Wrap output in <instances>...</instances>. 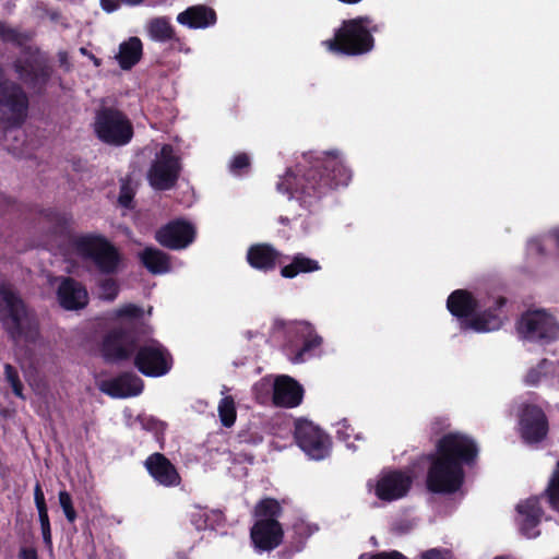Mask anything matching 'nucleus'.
Segmentation results:
<instances>
[{
    "mask_svg": "<svg viewBox=\"0 0 559 559\" xmlns=\"http://www.w3.org/2000/svg\"><path fill=\"white\" fill-rule=\"evenodd\" d=\"M304 158L308 165L299 163L295 169H287L280 177L276 189L311 211L331 191L346 187L352 179V170L337 151L323 152L317 156L310 153L304 155Z\"/></svg>",
    "mask_w": 559,
    "mask_h": 559,
    "instance_id": "obj_1",
    "label": "nucleus"
},
{
    "mask_svg": "<svg viewBox=\"0 0 559 559\" xmlns=\"http://www.w3.org/2000/svg\"><path fill=\"white\" fill-rule=\"evenodd\" d=\"M479 455L477 442L462 432H448L424 456L428 463L425 489H462L465 467H474Z\"/></svg>",
    "mask_w": 559,
    "mask_h": 559,
    "instance_id": "obj_2",
    "label": "nucleus"
},
{
    "mask_svg": "<svg viewBox=\"0 0 559 559\" xmlns=\"http://www.w3.org/2000/svg\"><path fill=\"white\" fill-rule=\"evenodd\" d=\"M507 304L506 297H498L492 306L483 311L479 301L472 293L465 289H456L450 294L447 300V308L450 313L459 319H468L465 326L476 332H491L499 330L502 325V308Z\"/></svg>",
    "mask_w": 559,
    "mask_h": 559,
    "instance_id": "obj_3",
    "label": "nucleus"
},
{
    "mask_svg": "<svg viewBox=\"0 0 559 559\" xmlns=\"http://www.w3.org/2000/svg\"><path fill=\"white\" fill-rule=\"evenodd\" d=\"M0 321L10 340L17 343L35 342L39 326L20 295L8 284L0 285Z\"/></svg>",
    "mask_w": 559,
    "mask_h": 559,
    "instance_id": "obj_4",
    "label": "nucleus"
},
{
    "mask_svg": "<svg viewBox=\"0 0 559 559\" xmlns=\"http://www.w3.org/2000/svg\"><path fill=\"white\" fill-rule=\"evenodd\" d=\"M275 333H281L284 341L282 350L293 364H304L316 356L323 344V338L308 321H285L276 319L273 323Z\"/></svg>",
    "mask_w": 559,
    "mask_h": 559,
    "instance_id": "obj_5",
    "label": "nucleus"
},
{
    "mask_svg": "<svg viewBox=\"0 0 559 559\" xmlns=\"http://www.w3.org/2000/svg\"><path fill=\"white\" fill-rule=\"evenodd\" d=\"M381 24H374L368 16H357L343 21L336 29L334 37L323 41V45L333 52L347 56H359L369 52L374 45L372 33H378Z\"/></svg>",
    "mask_w": 559,
    "mask_h": 559,
    "instance_id": "obj_6",
    "label": "nucleus"
},
{
    "mask_svg": "<svg viewBox=\"0 0 559 559\" xmlns=\"http://www.w3.org/2000/svg\"><path fill=\"white\" fill-rule=\"evenodd\" d=\"M76 253L90 260L104 275H115L121 269L123 255L120 250L100 234H86L72 239Z\"/></svg>",
    "mask_w": 559,
    "mask_h": 559,
    "instance_id": "obj_7",
    "label": "nucleus"
},
{
    "mask_svg": "<svg viewBox=\"0 0 559 559\" xmlns=\"http://www.w3.org/2000/svg\"><path fill=\"white\" fill-rule=\"evenodd\" d=\"M281 503L272 498L262 499L254 508L255 522L250 537L257 551H270L280 546L284 531L278 522Z\"/></svg>",
    "mask_w": 559,
    "mask_h": 559,
    "instance_id": "obj_8",
    "label": "nucleus"
},
{
    "mask_svg": "<svg viewBox=\"0 0 559 559\" xmlns=\"http://www.w3.org/2000/svg\"><path fill=\"white\" fill-rule=\"evenodd\" d=\"M93 130L96 138L110 146H124L134 135V129L128 116L115 107H100L96 110Z\"/></svg>",
    "mask_w": 559,
    "mask_h": 559,
    "instance_id": "obj_9",
    "label": "nucleus"
},
{
    "mask_svg": "<svg viewBox=\"0 0 559 559\" xmlns=\"http://www.w3.org/2000/svg\"><path fill=\"white\" fill-rule=\"evenodd\" d=\"M12 68L19 80L37 96L46 93L47 85L52 76L53 68L46 53L38 48L25 50L23 58L13 61Z\"/></svg>",
    "mask_w": 559,
    "mask_h": 559,
    "instance_id": "obj_10",
    "label": "nucleus"
},
{
    "mask_svg": "<svg viewBox=\"0 0 559 559\" xmlns=\"http://www.w3.org/2000/svg\"><path fill=\"white\" fill-rule=\"evenodd\" d=\"M133 365L143 376L159 378L171 370L174 358L169 349L159 341L150 338L143 343L139 341Z\"/></svg>",
    "mask_w": 559,
    "mask_h": 559,
    "instance_id": "obj_11",
    "label": "nucleus"
},
{
    "mask_svg": "<svg viewBox=\"0 0 559 559\" xmlns=\"http://www.w3.org/2000/svg\"><path fill=\"white\" fill-rule=\"evenodd\" d=\"M180 170V159L175 155L174 147L164 144L148 169L147 179L154 189L169 190L176 185Z\"/></svg>",
    "mask_w": 559,
    "mask_h": 559,
    "instance_id": "obj_12",
    "label": "nucleus"
},
{
    "mask_svg": "<svg viewBox=\"0 0 559 559\" xmlns=\"http://www.w3.org/2000/svg\"><path fill=\"white\" fill-rule=\"evenodd\" d=\"M139 340V335L133 329L117 328L110 330L104 336L100 345L104 360L116 364L133 358Z\"/></svg>",
    "mask_w": 559,
    "mask_h": 559,
    "instance_id": "obj_13",
    "label": "nucleus"
},
{
    "mask_svg": "<svg viewBox=\"0 0 559 559\" xmlns=\"http://www.w3.org/2000/svg\"><path fill=\"white\" fill-rule=\"evenodd\" d=\"M29 98L23 86L14 81L0 82V110L8 115V123L21 127L28 115Z\"/></svg>",
    "mask_w": 559,
    "mask_h": 559,
    "instance_id": "obj_14",
    "label": "nucleus"
},
{
    "mask_svg": "<svg viewBox=\"0 0 559 559\" xmlns=\"http://www.w3.org/2000/svg\"><path fill=\"white\" fill-rule=\"evenodd\" d=\"M295 440L298 447L313 460H323L331 451L330 437L318 426L307 419H298L295 423Z\"/></svg>",
    "mask_w": 559,
    "mask_h": 559,
    "instance_id": "obj_15",
    "label": "nucleus"
},
{
    "mask_svg": "<svg viewBox=\"0 0 559 559\" xmlns=\"http://www.w3.org/2000/svg\"><path fill=\"white\" fill-rule=\"evenodd\" d=\"M519 332L530 341L549 343L559 335V326L544 311L536 310L524 313L518 325Z\"/></svg>",
    "mask_w": 559,
    "mask_h": 559,
    "instance_id": "obj_16",
    "label": "nucleus"
},
{
    "mask_svg": "<svg viewBox=\"0 0 559 559\" xmlns=\"http://www.w3.org/2000/svg\"><path fill=\"white\" fill-rule=\"evenodd\" d=\"M520 435L526 444L544 441L548 435V418L540 406L525 404L519 418Z\"/></svg>",
    "mask_w": 559,
    "mask_h": 559,
    "instance_id": "obj_17",
    "label": "nucleus"
},
{
    "mask_svg": "<svg viewBox=\"0 0 559 559\" xmlns=\"http://www.w3.org/2000/svg\"><path fill=\"white\" fill-rule=\"evenodd\" d=\"M197 230L193 224L185 218H176L158 228L155 233L156 241L170 250H182L195 239Z\"/></svg>",
    "mask_w": 559,
    "mask_h": 559,
    "instance_id": "obj_18",
    "label": "nucleus"
},
{
    "mask_svg": "<svg viewBox=\"0 0 559 559\" xmlns=\"http://www.w3.org/2000/svg\"><path fill=\"white\" fill-rule=\"evenodd\" d=\"M144 389L143 380L133 371H123L118 376L103 380L99 390L114 399L138 396Z\"/></svg>",
    "mask_w": 559,
    "mask_h": 559,
    "instance_id": "obj_19",
    "label": "nucleus"
},
{
    "mask_svg": "<svg viewBox=\"0 0 559 559\" xmlns=\"http://www.w3.org/2000/svg\"><path fill=\"white\" fill-rule=\"evenodd\" d=\"M540 500H543L542 496H532L515 507V523L520 532L527 538H535L539 535L538 525L543 516Z\"/></svg>",
    "mask_w": 559,
    "mask_h": 559,
    "instance_id": "obj_20",
    "label": "nucleus"
},
{
    "mask_svg": "<svg viewBox=\"0 0 559 559\" xmlns=\"http://www.w3.org/2000/svg\"><path fill=\"white\" fill-rule=\"evenodd\" d=\"M57 299L66 310H80L87 306L88 294L81 282L73 277H62L57 289Z\"/></svg>",
    "mask_w": 559,
    "mask_h": 559,
    "instance_id": "obj_21",
    "label": "nucleus"
},
{
    "mask_svg": "<svg viewBox=\"0 0 559 559\" xmlns=\"http://www.w3.org/2000/svg\"><path fill=\"white\" fill-rule=\"evenodd\" d=\"M148 474L162 486L175 487L180 484V475L175 465L159 452L148 455L144 462Z\"/></svg>",
    "mask_w": 559,
    "mask_h": 559,
    "instance_id": "obj_22",
    "label": "nucleus"
},
{
    "mask_svg": "<svg viewBox=\"0 0 559 559\" xmlns=\"http://www.w3.org/2000/svg\"><path fill=\"white\" fill-rule=\"evenodd\" d=\"M283 254L275 249L271 243L259 242L251 245L246 254L248 264L258 271L269 273L281 264Z\"/></svg>",
    "mask_w": 559,
    "mask_h": 559,
    "instance_id": "obj_23",
    "label": "nucleus"
},
{
    "mask_svg": "<svg viewBox=\"0 0 559 559\" xmlns=\"http://www.w3.org/2000/svg\"><path fill=\"white\" fill-rule=\"evenodd\" d=\"M304 396L302 386L289 376L278 377L273 386L272 401L275 406L293 408L298 406Z\"/></svg>",
    "mask_w": 559,
    "mask_h": 559,
    "instance_id": "obj_24",
    "label": "nucleus"
},
{
    "mask_svg": "<svg viewBox=\"0 0 559 559\" xmlns=\"http://www.w3.org/2000/svg\"><path fill=\"white\" fill-rule=\"evenodd\" d=\"M177 22L191 29L207 28L216 24L215 10L206 4L188 7L177 15Z\"/></svg>",
    "mask_w": 559,
    "mask_h": 559,
    "instance_id": "obj_25",
    "label": "nucleus"
},
{
    "mask_svg": "<svg viewBox=\"0 0 559 559\" xmlns=\"http://www.w3.org/2000/svg\"><path fill=\"white\" fill-rule=\"evenodd\" d=\"M414 473L411 469H383L379 479L373 484L367 483L368 489H412Z\"/></svg>",
    "mask_w": 559,
    "mask_h": 559,
    "instance_id": "obj_26",
    "label": "nucleus"
},
{
    "mask_svg": "<svg viewBox=\"0 0 559 559\" xmlns=\"http://www.w3.org/2000/svg\"><path fill=\"white\" fill-rule=\"evenodd\" d=\"M141 264L152 274H164L170 271L169 255L154 247H146L138 253Z\"/></svg>",
    "mask_w": 559,
    "mask_h": 559,
    "instance_id": "obj_27",
    "label": "nucleus"
},
{
    "mask_svg": "<svg viewBox=\"0 0 559 559\" xmlns=\"http://www.w3.org/2000/svg\"><path fill=\"white\" fill-rule=\"evenodd\" d=\"M143 45L139 37L132 36L119 45L116 59L122 70H131L142 58Z\"/></svg>",
    "mask_w": 559,
    "mask_h": 559,
    "instance_id": "obj_28",
    "label": "nucleus"
},
{
    "mask_svg": "<svg viewBox=\"0 0 559 559\" xmlns=\"http://www.w3.org/2000/svg\"><path fill=\"white\" fill-rule=\"evenodd\" d=\"M146 32L148 37L154 41H180L174 26L169 21V17L167 16H157L151 19L146 24Z\"/></svg>",
    "mask_w": 559,
    "mask_h": 559,
    "instance_id": "obj_29",
    "label": "nucleus"
},
{
    "mask_svg": "<svg viewBox=\"0 0 559 559\" xmlns=\"http://www.w3.org/2000/svg\"><path fill=\"white\" fill-rule=\"evenodd\" d=\"M321 269L317 260L310 259L302 253L294 255L292 262L281 269V275L285 278H294L300 273L316 272Z\"/></svg>",
    "mask_w": 559,
    "mask_h": 559,
    "instance_id": "obj_30",
    "label": "nucleus"
},
{
    "mask_svg": "<svg viewBox=\"0 0 559 559\" xmlns=\"http://www.w3.org/2000/svg\"><path fill=\"white\" fill-rule=\"evenodd\" d=\"M45 217L51 225V233L55 236H67L70 233L71 225L73 222L72 215L66 212H59L56 210H47Z\"/></svg>",
    "mask_w": 559,
    "mask_h": 559,
    "instance_id": "obj_31",
    "label": "nucleus"
},
{
    "mask_svg": "<svg viewBox=\"0 0 559 559\" xmlns=\"http://www.w3.org/2000/svg\"><path fill=\"white\" fill-rule=\"evenodd\" d=\"M218 416L222 425L226 428L231 427L237 417L235 401L231 396H225L218 405Z\"/></svg>",
    "mask_w": 559,
    "mask_h": 559,
    "instance_id": "obj_32",
    "label": "nucleus"
},
{
    "mask_svg": "<svg viewBox=\"0 0 559 559\" xmlns=\"http://www.w3.org/2000/svg\"><path fill=\"white\" fill-rule=\"evenodd\" d=\"M197 515L204 518L203 523H200V521L195 519V515H193V522L198 528L219 530L223 527L225 521L224 515L219 510L203 511L202 513L200 511Z\"/></svg>",
    "mask_w": 559,
    "mask_h": 559,
    "instance_id": "obj_33",
    "label": "nucleus"
},
{
    "mask_svg": "<svg viewBox=\"0 0 559 559\" xmlns=\"http://www.w3.org/2000/svg\"><path fill=\"white\" fill-rule=\"evenodd\" d=\"M4 376L8 383L11 385L12 391L15 396L25 400V396L23 394V383L20 379L19 371L15 367H13L10 364L4 365Z\"/></svg>",
    "mask_w": 559,
    "mask_h": 559,
    "instance_id": "obj_34",
    "label": "nucleus"
},
{
    "mask_svg": "<svg viewBox=\"0 0 559 559\" xmlns=\"http://www.w3.org/2000/svg\"><path fill=\"white\" fill-rule=\"evenodd\" d=\"M294 534L298 544L304 542L318 531V525L304 519H298L293 525Z\"/></svg>",
    "mask_w": 559,
    "mask_h": 559,
    "instance_id": "obj_35",
    "label": "nucleus"
},
{
    "mask_svg": "<svg viewBox=\"0 0 559 559\" xmlns=\"http://www.w3.org/2000/svg\"><path fill=\"white\" fill-rule=\"evenodd\" d=\"M99 288L103 297L109 301L115 300L119 294V286L116 280L111 277L102 280L99 283Z\"/></svg>",
    "mask_w": 559,
    "mask_h": 559,
    "instance_id": "obj_36",
    "label": "nucleus"
},
{
    "mask_svg": "<svg viewBox=\"0 0 559 559\" xmlns=\"http://www.w3.org/2000/svg\"><path fill=\"white\" fill-rule=\"evenodd\" d=\"M35 503L38 510L40 526L47 530L50 524L44 491H35Z\"/></svg>",
    "mask_w": 559,
    "mask_h": 559,
    "instance_id": "obj_37",
    "label": "nucleus"
},
{
    "mask_svg": "<svg viewBox=\"0 0 559 559\" xmlns=\"http://www.w3.org/2000/svg\"><path fill=\"white\" fill-rule=\"evenodd\" d=\"M144 0H100L102 9L107 13H112L119 9L120 3H124L130 7L139 5Z\"/></svg>",
    "mask_w": 559,
    "mask_h": 559,
    "instance_id": "obj_38",
    "label": "nucleus"
},
{
    "mask_svg": "<svg viewBox=\"0 0 559 559\" xmlns=\"http://www.w3.org/2000/svg\"><path fill=\"white\" fill-rule=\"evenodd\" d=\"M60 506L64 512V515L69 522H73L75 519V512L72 506V498L68 491H60L59 495Z\"/></svg>",
    "mask_w": 559,
    "mask_h": 559,
    "instance_id": "obj_39",
    "label": "nucleus"
},
{
    "mask_svg": "<svg viewBox=\"0 0 559 559\" xmlns=\"http://www.w3.org/2000/svg\"><path fill=\"white\" fill-rule=\"evenodd\" d=\"M406 491H374L379 502L373 504L377 507L383 506L384 503L399 500L405 496Z\"/></svg>",
    "mask_w": 559,
    "mask_h": 559,
    "instance_id": "obj_40",
    "label": "nucleus"
},
{
    "mask_svg": "<svg viewBox=\"0 0 559 559\" xmlns=\"http://www.w3.org/2000/svg\"><path fill=\"white\" fill-rule=\"evenodd\" d=\"M249 167L250 158L246 153L237 154L230 163V170L234 174H240L243 169H248Z\"/></svg>",
    "mask_w": 559,
    "mask_h": 559,
    "instance_id": "obj_41",
    "label": "nucleus"
},
{
    "mask_svg": "<svg viewBox=\"0 0 559 559\" xmlns=\"http://www.w3.org/2000/svg\"><path fill=\"white\" fill-rule=\"evenodd\" d=\"M118 314L124 318L139 319L143 316V309L136 305L128 304L118 311Z\"/></svg>",
    "mask_w": 559,
    "mask_h": 559,
    "instance_id": "obj_42",
    "label": "nucleus"
},
{
    "mask_svg": "<svg viewBox=\"0 0 559 559\" xmlns=\"http://www.w3.org/2000/svg\"><path fill=\"white\" fill-rule=\"evenodd\" d=\"M359 559H406V558L399 551H390V552H380V554L372 555V556L364 554L359 557Z\"/></svg>",
    "mask_w": 559,
    "mask_h": 559,
    "instance_id": "obj_43",
    "label": "nucleus"
},
{
    "mask_svg": "<svg viewBox=\"0 0 559 559\" xmlns=\"http://www.w3.org/2000/svg\"><path fill=\"white\" fill-rule=\"evenodd\" d=\"M542 499L547 501L551 509L559 513V491H545Z\"/></svg>",
    "mask_w": 559,
    "mask_h": 559,
    "instance_id": "obj_44",
    "label": "nucleus"
},
{
    "mask_svg": "<svg viewBox=\"0 0 559 559\" xmlns=\"http://www.w3.org/2000/svg\"><path fill=\"white\" fill-rule=\"evenodd\" d=\"M546 489H559V460L556 463Z\"/></svg>",
    "mask_w": 559,
    "mask_h": 559,
    "instance_id": "obj_45",
    "label": "nucleus"
},
{
    "mask_svg": "<svg viewBox=\"0 0 559 559\" xmlns=\"http://www.w3.org/2000/svg\"><path fill=\"white\" fill-rule=\"evenodd\" d=\"M540 371L537 369H531L526 374L525 382L530 385H536L540 381Z\"/></svg>",
    "mask_w": 559,
    "mask_h": 559,
    "instance_id": "obj_46",
    "label": "nucleus"
},
{
    "mask_svg": "<svg viewBox=\"0 0 559 559\" xmlns=\"http://www.w3.org/2000/svg\"><path fill=\"white\" fill-rule=\"evenodd\" d=\"M455 491H441V490L432 491V493H433L432 500L437 501V502H445L451 499V495Z\"/></svg>",
    "mask_w": 559,
    "mask_h": 559,
    "instance_id": "obj_47",
    "label": "nucleus"
},
{
    "mask_svg": "<svg viewBox=\"0 0 559 559\" xmlns=\"http://www.w3.org/2000/svg\"><path fill=\"white\" fill-rule=\"evenodd\" d=\"M58 60L61 68H63L66 71H70L71 63L69 61V56L67 51H59Z\"/></svg>",
    "mask_w": 559,
    "mask_h": 559,
    "instance_id": "obj_48",
    "label": "nucleus"
},
{
    "mask_svg": "<svg viewBox=\"0 0 559 559\" xmlns=\"http://www.w3.org/2000/svg\"><path fill=\"white\" fill-rule=\"evenodd\" d=\"M143 427L147 430L158 431L162 427V423L154 418H147L143 421Z\"/></svg>",
    "mask_w": 559,
    "mask_h": 559,
    "instance_id": "obj_49",
    "label": "nucleus"
},
{
    "mask_svg": "<svg viewBox=\"0 0 559 559\" xmlns=\"http://www.w3.org/2000/svg\"><path fill=\"white\" fill-rule=\"evenodd\" d=\"M421 559H445V556L442 551L437 549H430L423 554Z\"/></svg>",
    "mask_w": 559,
    "mask_h": 559,
    "instance_id": "obj_50",
    "label": "nucleus"
},
{
    "mask_svg": "<svg viewBox=\"0 0 559 559\" xmlns=\"http://www.w3.org/2000/svg\"><path fill=\"white\" fill-rule=\"evenodd\" d=\"M132 194L128 191L126 192H121L120 195H119V203L124 206V207H130L131 206V203H132Z\"/></svg>",
    "mask_w": 559,
    "mask_h": 559,
    "instance_id": "obj_51",
    "label": "nucleus"
},
{
    "mask_svg": "<svg viewBox=\"0 0 559 559\" xmlns=\"http://www.w3.org/2000/svg\"><path fill=\"white\" fill-rule=\"evenodd\" d=\"M21 559H38L37 552L33 548H22L20 551Z\"/></svg>",
    "mask_w": 559,
    "mask_h": 559,
    "instance_id": "obj_52",
    "label": "nucleus"
},
{
    "mask_svg": "<svg viewBox=\"0 0 559 559\" xmlns=\"http://www.w3.org/2000/svg\"><path fill=\"white\" fill-rule=\"evenodd\" d=\"M80 52L83 55V56H87V59H91L93 61V63L96 66V67H99L102 64V60L97 57H95L92 52H90L85 47H81L80 48Z\"/></svg>",
    "mask_w": 559,
    "mask_h": 559,
    "instance_id": "obj_53",
    "label": "nucleus"
},
{
    "mask_svg": "<svg viewBox=\"0 0 559 559\" xmlns=\"http://www.w3.org/2000/svg\"><path fill=\"white\" fill-rule=\"evenodd\" d=\"M296 219H297V216L289 217V216L281 215V216L278 217V222H280L282 225H289L292 221H296Z\"/></svg>",
    "mask_w": 559,
    "mask_h": 559,
    "instance_id": "obj_54",
    "label": "nucleus"
},
{
    "mask_svg": "<svg viewBox=\"0 0 559 559\" xmlns=\"http://www.w3.org/2000/svg\"><path fill=\"white\" fill-rule=\"evenodd\" d=\"M41 532H43V537H44L45 542L50 543V526H48L47 530H46V527L41 528Z\"/></svg>",
    "mask_w": 559,
    "mask_h": 559,
    "instance_id": "obj_55",
    "label": "nucleus"
},
{
    "mask_svg": "<svg viewBox=\"0 0 559 559\" xmlns=\"http://www.w3.org/2000/svg\"><path fill=\"white\" fill-rule=\"evenodd\" d=\"M58 16H59V13H58V12H52V13L50 14V19H51V20H53V21H56V20L58 19Z\"/></svg>",
    "mask_w": 559,
    "mask_h": 559,
    "instance_id": "obj_56",
    "label": "nucleus"
},
{
    "mask_svg": "<svg viewBox=\"0 0 559 559\" xmlns=\"http://www.w3.org/2000/svg\"><path fill=\"white\" fill-rule=\"evenodd\" d=\"M34 489H36V490H39V489H40V485H39V483H36V485H35V488H34Z\"/></svg>",
    "mask_w": 559,
    "mask_h": 559,
    "instance_id": "obj_57",
    "label": "nucleus"
},
{
    "mask_svg": "<svg viewBox=\"0 0 559 559\" xmlns=\"http://www.w3.org/2000/svg\"><path fill=\"white\" fill-rule=\"evenodd\" d=\"M495 559H511V558L501 556V557H496Z\"/></svg>",
    "mask_w": 559,
    "mask_h": 559,
    "instance_id": "obj_58",
    "label": "nucleus"
}]
</instances>
